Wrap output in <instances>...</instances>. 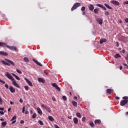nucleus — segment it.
I'll return each instance as SVG.
<instances>
[{"instance_id": "nucleus-56", "label": "nucleus", "mask_w": 128, "mask_h": 128, "mask_svg": "<svg viewBox=\"0 0 128 128\" xmlns=\"http://www.w3.org/2000/svg\"><path fill=\"white\" fill-rule=\"evenodd\" d=\"M10 110H12V108H8V112H10Z\"/></svg>"}, {"instance_id": "nucleus-41", "label": "nucleus", "mask_w": 128, "mask_h": 128, "mask_svg": "<svg viewBox=\"0 0 128 128\" xmlns=\"http://www.w3.org/2000/svg\"><path fill=\"white\" fill-rule=\"evenodd\" d=\"M0 82H2V84H6V82L0 79Z\"/></svg>"}, {"instance_id": "nucleus-6", "label": "nucleus", "mask_w": 128, "mask_h": 128, "mask_svg": "<svg viewBox=\"0 0 128 128\" xmlns=\"http://www.w3.org/2000/svg\"><path fill=\"white\" fill-rule=\"evenodd\" d=\"M128 100H122L120 102V106H126L128 104Z\"/></svg>"}, {"instance_id": "nucleus-34", "label": "nucleus", "mask_w": 128, "mask_h": 128, "mask_svg": "<svg viewBox=\"0 0 128 128\" xmlns=\"http://www.w3.org/2000/svg\"><path fill=\"white\" fill-rule=\"evenodd\" d=\"M24 88H25L26 90H28L29 87L28 86H24Z\"/></svg>"}, {"instance_id": "nucleus-33", "label": "nucleus", "mask_w": 128, "mask_h": 128, "mask_svg": "<svg viewBox=\"0 0 128 128\" xmlns=\"http://www.w3.org/2000/svg\"><path fill=\"white\" fill-rule=\"evenodd\" d=\"M16 120V116H13L10 120L12 122V120Z\"/></svg>"}, {"instance_id": "nucleus-51", "label": "nucleus", "mask_w": 128, "mask_h": 128, "mask_svg": "<svg viewBox=\"0 0 128 128\" xmlns=\"http://www.w3.org/2000/svg\"><path fill=\"white\" fill-rule=\"evenodd\" d=\"M0 110H4V108H0Z\"/></svg>"}, {"instance_id": "nucleus-59", "label": "nucleus", "mask_w": 128, "mask_h": 128, "mask_svg": "<svg viewBox=\"0 0 128 128\" xmlns=\"http://www.w3.org/2000/svg\"><path fill=\"white\" fill-rule=\"evenodd\" d=\"M120 70H122V66H120Z\"/></svg>"}, {"instance_id": "nucleus-4", "label": "nucleus", "mask_w": 128, "mask_h": 128, "mask_svg": "<svg viewBox=\"0 0 128 128\" xmlns=\"http://www.w3.org/2000/svg\"><path fill=\"white\" fill-rule=\"evenodd\" d=\"M42 108H44L46 112H52V110H50V107H48L46 106H45L44 104H41Z\"/></svg>"}, {"instance_id": "nucleus-27", "label": "nucleus", "mask_w": 128, "mask_h": 128, "mask_svg": "<svg viewBox=\"0 0 128 128\" xmlns=\"http://www.w3.org/2000/svg\"><path fill=\"white\" fill-rule=\"evenodd\" d=\"M76 116H78V118H82V114H80V112H77L76 114Z\"/></svg>"}, {"instance_id": "nucleus-30", "label": "nucleus", "mask_w": 128, "mask_h": 128, "mask_svg": "<svg viewBox=\"0 0 128 128\" xmlns=\"http://www.w3.org/2000/svg\"><path fill=\"white\" fill-rule=\"evenodd\" d=\"M94 12L98 14V8H95L94 10Z\"/></svg>"}, {"instance_id": "nucleus-3", "label": "nucleus", "mask_w": 128, "mask_h": 128, "mask_svg": "<svg viewBox=\"0 0 128 128\" xmlns=\"http://www.w3.org/2000/svg\"><path fill=\"white\" fill-rule=\"evenodd\" d=\"M80 6V3H78V2L75 3L71 8L72 12H73V10H76V8H78Z\"/></svg>"}, {"instance_id": "nucleus-1", "label": "nucleus", "mask_w": 128, "mask_h": 128, "mask_svg": "<svg viewBox=\"0 0 128 128\" xmlns=\"http://www.w3.org/2000/svg\"><path fill=\"white\" fill-rule=\"evenodd\" d=\"M6 76L8 78H9V80H11L12 82V84L14 86H16V88H20V86L16 83V80L12 77V76L8 73V72H6L5 74Z\"/></svg>"}, {"instance_id": "nucleus-40", "label": "nucleus", "mask_w": 128, "mask_h": 128, "mask_svg": "<svg viewBox=\"0 0 128 128\" xmlns=\"http://www.w3.org/2000/svg\"><path fill=\"white\" fill-rule=\"evenodd\" d=\"M2 104V98L0 96V105Z\"/></svg>"}, {"instance_id": "nucleus-15", "label": "nucleus", "mask_w": 128, "mask_h": 128, "mask_svg": "<svg viewBox=\"0 0 128 128\" xmlns=\"http://www.w3.org/2000/svg\"><path fill=\"white\" fill-rule=\"evenodd\" d=\"M90 10L92 11L94 10V5L90 4L88 6Z\"/></svg>"}, {"instance_id": "nucleus-23", "label": "nucleus", "mask_w": 128, "mask_h": 128, "mask_svg": "<svg viewBox=\"0 0 128 128\" xmlns=\"http://www.w3.org/2000/svg\"><path fill=\"white\" fill-rule=\"evenodd\" d=\"M104 6L107 8H108L109 10H112V8L110 6H108V4H104Z\"/></svg>"}, {"instance_id": "nucleus-13", "label": "nucleus", "mask_w": 128, "mask_h": 128, "mask_svg": "<svg viewBox=\"0 0 128 128\" xmlns=\"http://www.w3.org/2000/svg\"><path fill=\"white\" fill-rule=\"evenodd\" d=\"M96 20L98 22L99 24H102V19L100 18H97Z\"/></svg>"}, {"instance_id": "nucleus-47", "label": "nucleus", "mask_w": 128, "mask_h": 128, "mask_svg": "<svg viewBox=\"0 0 128 128\" xmlns=\"http://www.w3.org/2000/svg\"><path fill=\"white\" fill-rule=\"evenodd\" d=\"M56 90H58V92H60V87H57Z\"/></svg>"}, {"instance_id": "nucleus-61", "label": "nucleus", "mask_w": 128, "mask_h": 128, "mask_svg": "<svg viewBox=\"0 0 128 128\" xmlns=\"http://www.w3.org/2000/svg\"><path fill=\"white\" fill-rule=\"evenodd\" d=\"M123 66H128V64H123Z\"/></svg>"}, {"instance_id": "nucleus-2", "label": "nucleus", "mask_w": 128, "mask_h": 128, "mask_svg": "<svg viewBox=\"0 0 128 128\" xmlns=\"http://www.w3.org/2000/svg\"><path fill=\"white\" fill-rule=\"evenodd\" d=\"M1 62H2L3 64L8 66H14V62L8 59H5V61L4 60H1Z\"/></svg>"}, {"instance_id": "nucleus-11", "label": "nucleus", "mask_w": 128, "mask_h": 128, "mask_svg": "<svg viewBox=\"0 0 128 128\" xmlns=\"http://www.w3.org/2000/svg\"><path fill=\"white\" fill-rule=\"evenodd\" d=\"M25 80H26V82L27 84H28V86H32V82L30 81L28 78H24Z\"/></svg>"}, {"instance_id": "nucleus-39", "label": "nucleus", "mask_w": 128, "mask_h": 128, "mask_svg": "<svg viewBox=\"0 0 128 128\" xmlns=\"http://www.w3.org/2000/svg\"><path fill=\"white\" fill-rule=\"evenodd\" d=\"M62 98H63L64 100H65V101L68 100V98H66V96H63Z\"/></svg>"}, {"instance_id": "nucleus-43", "label": "nucleus", "mask_w": 128, "mask_h": 128, "mask_svg": "<svg viewBox=\"0 0 128 128\" xmlns=\"http://www.w3.org/2000/svg\"><path fill=\"white\" fill-rule=\"evenodd\" d=\"M58 84H56V83H53L52 84V86H54V88H55L56 86Z\"/></svg>"}, {"instance_id": "nucleus-22", "label": "nucleus", "mask_w": 128, "mask_h": 128, "mask_svg": "<svg viewBox=\"0 0 128 128\" xmlns=\"http://www.w3.org/2000/svg\"><path fill=\"white\" fill-rule=\"evenodd\" d=\"M100 122H102V121H100V120H96L94 121V124H100Z\"/></svg>"}, {"instance_id": "nucleus-7", "label": "nucleus", "mask_w": 128, "mask_h": 128, "mask_svg": "<svg viewBox=\"0 0 128 128\" xmlns=\"http://www.w3.org/2000/svg\"><path fill=\"white\" fill-rule=\"evenodd\" d=\"M9 90L10 92H12V94H14V92H16V89L12 86H10Z\"/></svg>"}, {"instance_id": "nucleus-52", "label": "nucleus", "mask_w": 128, "mask_h": 128, "mask_svg": "<svg viewBox=\"0 0 128 128\" xmlns=\"http://www.w3.org/2000/svg\"><path fill=\"white\" fill-rule=\"evenodd\" d=\"M116 46L118 48V46H120V44H118V42H116Z\"/></svg>"}, {"instance_id": "nucleus-64", "label": "nucleus", "mask_w": 128, "mask_h": 128, "mask_svg": "<svg viewBox=\"0 0 128 128\" xmlns=\"http://www.w3.org/2000/svg\"><path fill=\"white\" fill-rule=\"evenodd\" d=\"M82 14H83V16H84V14H86V12H83Z\"/></svg>"}, {"instance_id": "nucleus-32", "label": "nucleus", "mask_w": 128, "mask_h": 128, "mask_svg": "<svg viewBox=\"0 0 128 128\" xmlns=\"http://www.w3.org/2000/svg\"><path fill=\"white\" fill-rule=\"evenodd\" d=\"M16 72L18 74H22V71H20V70L18 69H16Z\"/></svg>"}, {"instance_id": "nucleus-48", "label": "nucleus", "mask_w": 128, "mask_h": 128, "mask_svg": "<svg viewBox=\"0 0 128 128\" xmlns=\"http://www.w3.org/2000/svg\"><path fill=\"white\" fill-rule=\"evenodd\" d=\"M20 123L22 124H24V120H22L20 122Z\"/></svg>"}, {"instance_id": "nucleus-36", "label": "nucleus", "mask_w": 128, "mask_h": 128, "mask_svg": "<svg viewBox=\"0 0 128 128\" xmlns=\"http://www.w3.org/2000/svg\"><path fill=\"white\" fill-rule=\"evenodd\" d=\"M123 98V100H128V96H124L123 98Z\"/></svg>"}, {"instance_id": "nucleus-5", "label": "nucleus", "mask_w": 128, "mask_h": 128, "mask_svg": "<svg viewBox=\"0 0 128 128\" xmlns=\"http://www.w3.org/2000/svg\"><path fill=\"white\" fill-rule=\"evenodd\" d=\"M7 48H9V50H14L15 52H16L18 50V49L16 48V47L14 46H7Z\"/></svg>"}, {"instance_id": "nucleus-9", "label": "nucleus", "mask_w": 128, "mask_h": 128, "mask_svg": "<svg viewBox=\"0 0 128 128\" xmlns=\"http://www.w3.org/2000/svg\"><path fill=\"white\" fill-rule=\"evenodd\" d=\"M8 54L6 52L4 51H0V56H6Z\"/></svg>"}, {"instance_id": "nucleus-53", "label": "nucleus", "mask_w": 128, "mask_h": 128, "mask_svg": "<svg viewBox=\"0 0 128 128\" xmlns=\"http://www.w3.org/2000/svg\"><path fill=\"white\" fill-rule=\"evenodd\" d=\"M115 98L116 100H120V97H118V96H115Z\"/></svg>"}, {"instance_id": "nucleus-38", "label": "nucleus", "mask_w": 128, "mask_h": 128, "mask_svg": "<svg viewBox=\"0 0 128 128\" xmlns=\"http://www.w3.org/2000/svg\"><path fill=\"white\" fill-rule=\"evenodd\" d=\"M81 10H82V12H84V10H86V7L82 6V7L81 8Z\"/></svg>"}, {"instance_id": "nucleus-49", "label": "nucleus", "mask_w": 128, "mask_h": 128, "mask_svg": "<svg viewBox=\"0 0 128 128\" xmlns=\"http://www.w3.org/2000/svg\"><path fill=\"white\" fill-rule=\"evenodd\" d=\"M0 114H2V116H4V112L2 111H0Z\"/></svg>"}, {"instance_id": "nucleus-55", "label": "nucleus", "mask_w": 128, "mask_h": 128, "mask_svg": "<svg viewBox=\"0 0 128 128\" xmlns=\"http://www.w3.org/2000/svg\"><path fill=\"white\" fill-rule=\"evenodd\" d=\"M125 59L128 60V54H127L126 56L125 57Z\"/></svg>"}, {"instance_id": "nucleus-17", "label": "nucleus", "mask_w": 128, "mask_h": 128, "mask_svg": "<svg viewBox=\"0 0 128 128\" xmlns=\"http://www.w3.org/2000/svg\"><path fill=\"white\" fill-rule=\"evenodd\" d=\"M38 82H42V84L46 82V80H44V78H38Z\"/></svg>"}, {"instance_id": "nucleus-16", "label": "nucleus", "mask_w": 128, "mask_h": 128, "mask_svg": "<svg viewBox=\"0 0 128 128\" xmlns=\"http://www.w3.org/2000/svg\"><path fill=\"white\" fill-rule=\"evenodd\" d=\"M106 92H107V94H112V92H114V90L110 89V88L107 89Z\"/></svg>"}, {"instance_id": "nucleus-57", "label": "nucleus", "mask_w": 128, "mask_h": 128, "mask_svg": "<svg viewBox=\"0 0 128 128\" xmlns=\"http://www.w3.org/2000/svg\"><path fill=\"white\" fill-rule=\"evenodd\" d=\"M125 22H128V18H126V19H125Z\"/></svg>"}, {"instance_id": "nucleus-58", "label": "nucleus", "mask_w": 128, "mask_h": 128, "mask_svg": "<svg viewBox=\"0 0 128 128\" xmlns=\"http://www.w3.org/2000/svg\"><path fill=\"white\" fill-rule=\"evenodd\" d=\"M16 120H14V121L12 122V124H16Z\"/></svg>"}, {"instance_id": "nucleus-19", "label": "nucleus", "mask_w": 128, "mask_h": 128, "mask_svg": "<svg viewBox=\"0 0 128 128\" xmlns=\"http://www.w3.org/2000/svg\"><path fill=\"white\" fill-rule=\"evenodd\" d=\"M12 76H14V78H16V80H20V78L18 76H16V74L12 73Z\"/></svg>"}, {"instance_id": "nucleus-45", "label": "nucleus", "mask_w": 128, "mask_h": 128, "mask_svg": "<svg viewBox=\"0 0 128 128\" xmlns=\"http://www.w3.org/2000/svg\"><path fill=\"white\" fill-rule=\"evenodd\" d=\"M5 88L8 90V84H5Z\"/></svg>"}, {"instance_id": "nucleus-8", "label": "nucleus", "mask_w": 128, "mask_h": 128, "mask_svg": "<svg viewBox=\"0 0 128 128\" xmlns=\"http://www.w3.org/2000/svg\"><path fill=\"white\" fill-rule=\"evenodd\" d=\"M110 2L115 6H120V2L116 0H111Z\"/></svg>"}, {"instance_id": "nucleus-25", "label": "nucleus", "mask_w": 128, "mask_h": 128, "mask_svg": "<svg viewBox=\"0 0 128 128\" xmlns=\"http://www.w3.org/2000/svg\"><path fill=\"white\" fill-rule=\"evenodd\" d=\"M72 104L74 106H78V102H76V101H72Z\"/></svg>"}, {"instance_id": "nucleus-24", "label": "nucleus", "mask_w": 128, "mask_h": 128, "mask_svg": "<svg viewBox=\"0 0 128 128\" xmlns=\"http://www.w3.org/2000/svg\"><path fill=\"white\" fill-rule=\"evenodd\" d=\"M48 118L49 120H50V122H54V117H52V116H49L48 117Z\"/></svg>"}, {"instance_id": "nucleus-31", "label": "nucleus", "mask_w": 128, "mask_h": 128, "mask_svg": "<svg viewBox=\"0 0 128 128\" xmlns=\"http://www.w3.org/2000/svg\"><path fill=\"white\" fill-rule=\"evenodd\" d=\"M38 124H40V126H44V122H42V121L40 120L38 122Z\"/></svg>"}, {"instance_id": "nucleus-50", "label": "nucleus", "mask_w": 128, "mask_h": 128, "mask_svg": "<svg viewBox=\"0 0 128 128\" xmlns=\"http://www.w3.org/2000/svg\"><path fill=\"white\" fill-rule=\"evenodd\" d=\"M124 4H128V1L124 2Z\"/></svg>"}, {"instance_id": "nucleus-46", "label": "nucleus", "mask_w": 128, "mask_h": 128, "mask_svg": "<svg viewBox=\"0 0 128 128\" xmlns=\"http://www.w3.org/2000/svg\"><path fill=\"white\" fill-rule=\"evenodd\" d=\"M82 122H86V117H83L82 118Z\"/></svg>"}, {"instance_id": "nucleus-29", "label": "nucleus", "mask_w": 128, "mask_h": 128, "mask_svg": "<svg viewBox=\"0 0 128 128\" xmlns=\"http://www.w3.org/2000/svg\"><path fill=\"white\" fill-rule=\"evenodd\" d=\"M114 58H120V54H116L114 56Z\"/></svg>"}, {"instance_id": "nucleus-21", "label": "nucleus", "mask_w": 128, "mask_h": 128, "mask_svg": "<svg viewBox=\"0 0 128 128\" xmlns=\"http://www.w3.org/2000/svg\"><path fill=\"white\" fill-rule=\"evenodd\" d=\"M37 110H38V114H39L40 116H42V110H40V108H37Z\"/></svg>"}, {"instance_id": "nucleus-37", "label": "nucleus", "mask_w": 128, "mask_h": 128, "mask_svg": "<svg viewBox=\"0 0 128 128\" xmlns=\"http://www.w3.org/2000/svg\"><path fill=\"white\" fill-rule=\"evenodd\" d=\"M90 126H92V128H94V124L92 122H90Z\"/></svg>"}, {"instance_id": "nucleus-28", "label": "nucleus", "mask_w": 128, "mask_h": 128, "mask_svg": "<svg viewBox=\"0 0 128 128\" xmlns=\"http://www.w3.org/2000/svg\"><path fill=\"white\" fill-rule=\"evenodd\" d=\"M2 126L3 128H4L6 126V122H4L2 123Z\"/></svg>"}, {"instance_id": "nucleus-42", "label": "nucleus", "mask_w": 128, "mask_h": 128, "mask_svg": "<svg viewBox=\"0 0 128 128\" xmlns=\"http://www.w3.org/2000/svg\"><path fill=\"white\" fill-rule=\"evenodd\" d=\"M104 14H105V15H106L107 16L110 14V12H105Z\"/></svg>"}, {"instance_id": "nucleus-35", "label": "nucleus", "mask_w": 128, "mask_h": 128, "mask_svg": "<svg viewBox=\"0 0 128 128\" xmlns=\"http://www.w3.org/2000/svg\"><path fill=\"white\" fill-rule=\"evenodd\" d=\"M32 118H36V114L34 113L33 114V115L32 116Z\"/></svg>"}, {"instance_id": "nucleus-60", "label": "nucleus", "mask_w": 128, "mask_h": 128, "mask_svg": "<svg viewBox=\"0 0 128 128\" xmlns=\"http://www.w3.org/2000/svg\"><path fill=\"white\" fill-rule=\"evenodd\" d=\"M52 100H54V101H56V98H52Z\"/></svg>"}, {"instance_id": "nucleus-54", "label": "nucleus", "mask_w": 128, "mask_h": 128, "mask_svg": "<svg viewBox=\"0 0 128 128\" xmlns=\"http://www.w3.org/2000/svg\"><path fill=\"white\" fill-rule=\"evenodd\" d=\"M24 102V100H22V99H20V102Z\"/></svg>"}, {"instance_id": "nucleus-12", "label": "nucleus", "mask_w": 128, "mask_h": 128, "mask_svg": "<svg viewBox=\"0 0 128 128\" xmlns=\"http://www.w3.org/2000/svg\"><path fill=\"white\" fill-rule=\"evenodd\" d=\"M32 60L35 62L36 64H38V66H42V64L38 62V60H36L34 58L32 59Z\"/></svg>"}, {"instance_id": "nucleus-18", "label": "nucleus", "mask_w": 128, "mask_h": 128, "mask_svg": "<svg viewBox=\"0 0 128 128\" xmlns=\"http://www.w3.org/2000/svg\"><path fill=\"white\" fill-rule=\"evenodd\" d=\"M73 122L75 124H78V119L76 118H73Z\"/></svg>"}, {"instance_id": "nucleus-10", "label": "nucleus", "mask_w": 128, "mask_h": 128, "mask_svg": "<svg viewBox=\"0 0 128 128\" xmlns=\"http://www.w3.org/2000/svg\"><path fill=\"white\" fill-rule=\"evenodd\" d=\"M0 46H2L4 48H5V46H6V48H8V45L6 43L0 42Z\"/></svg>"}, {"instance_id": "nucleus-62", "label": "nucleus", "mask_w": 128, "mask_h": 128, "mask_svg": "<svg viewBox=\"0 0 128 128\" xmlns=\"http://www.w3.org/2000/svg\"><path fill=\"white\" fill-rule=\"evenodd\" d=\"M0 120H1V122H4V118H0Z\"/></svg>"}, {"instance_id": "nucleus-26", "label": "nucleus", "mask_w": 128, "mask_h": 128, "mask_svg": "<svg viewBox=\"0 0 128 128\" xmlns=\"http://www.w3.org/2000/svg\"><path fill=\"white\" fill-rule=\"evenodd\" d=\"M24 62H30L28 58L26 57L24 58Z\"/></svg>"}, {"instance_id": "nucleus-14", "label": "nucleus", "mask_w": 128, "mask_h": 128, "mask_svg": "<svg viewBox=\"0 0 128 128\" xmlns=\"http://www.w3.org/2000/svg\"><path fill=\"white\" fill-rule=\"evenodd\" d=\"M97 6H98L99 8H103L104 10H106V8L104 6V5H102V4H97Z\"/></svg>"}, {"instance_id": "nucleus-44", "label": "nucleus", "mask_w": 128, "mask_h": 128, "mask_svg": "<svg viewBox=\"0 0 128 128\" xmlns=\"http://www.w3.org/2000/svg\"><path fill=\"white\" fill-rule=\"evenodd\" d=\"M26 110V107L24 106L22 110V112L24 114V110Z\"/></svg>"}, {"instance_id": "nucleus-20", "label": "nucleus", "mask_w": 128, "mask_h": 128, "mask_svg": "<svg viewBox=\"0 0 128 128\" xmlns=\"http://www.w3.org/2000/svg\"><path fill=\"white\" fill-rule=\"evenodd\" d=\"M106 42V38H102L100 40V44H104V42Z\"/></svg>"}, {"instance_id": "nucleus-63", "label": "nucleus", "mask_w": 128, "mask_h": 128, "mask_svg": "<svg viewBox=\"0 0 128 128\" xmlns=\"http://www.w3.org/2000/svg\"><path fill=\"white\" fill-rule=\"evenodd\" d=\"M25 114H28V111H26Z\"/></svg>"}]
</instances>
